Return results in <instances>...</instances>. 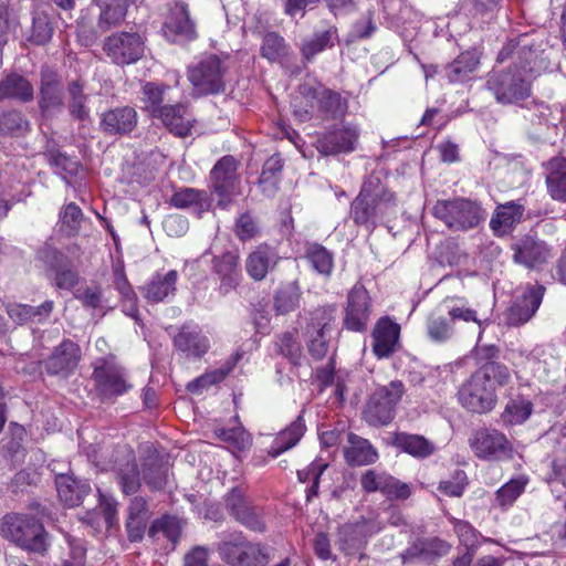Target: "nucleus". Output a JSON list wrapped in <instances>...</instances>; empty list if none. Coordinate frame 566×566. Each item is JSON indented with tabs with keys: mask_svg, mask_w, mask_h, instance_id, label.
Listing matches in <instances>:
<instances>
[{
	"mask_svg": "<svg viewBox=\"0 0 566 566\" xmlns=\"http://www.w3.org/2000/svg\"><path fill=\"white\" fill-rule=\"evenodd\" d=\"M514 59V67L507 72L494 73L488 80V88L501 104H514L531 95V80L543 66L538 50L527 35L510 40L499 53L497 60Z\"/></svg>",
	"mask_w": 566,
	"mask_h": 566,
	"instance_id": "obj_1",
	"label": "nucleus"
},
{
	"mask_svg": "<svg viewBox=\"0 0 566 566\" xmlns=\"http://www.w3.org/2000/svg\"><path fill=\"white\" fill-rule=\"evenodd\" d=\"M292 105L295 116L302 122L315 115L321 119H336L343 117L348 107L339 93L315 80L305 81L298 86Z\"/></svg>",
	"mask_w": 566,
	"mask_h": 566,
	"instance_id": "obj_2",
	"label": "nucleus"
},
{
	"mask_svg": "<svg viewBox=\"0 0 566 566\" xmlns=\"http://www.w3.org/2000/svg\"><path fill=\"white\" fill-rule=\"evenodd\" d=\"M395 206L394 193L385 189L378 177H369L352 202L350 218L357 226L374 229L378 221L394 212Z\"/></svg>",
	"mask_w": 566,
	"mask_h": 566,
	"instance_id": "obj_3",
	"label": "nucleus"
},
{
	"mask_svg": "<svg viewBox=\"0 0 566 566\" xmlns=\"http://www.w3.org/2000/svg\"><path fill=\"white\" fill-rule=\"evenodd\" d=\"M220 559L229 566H264L270 548L261 542H251L241 531L224 532L216 545Z\"/></svg>",
	"mask_w": 566,
	"mask_h": 566,
	"instance_id": "obj_4",
	"label": "nucleus"
},
{
	"mask_svg": "<svg viewBox=\"0 0 566 566\" xmlns=\"http://www.w3.org/2000/svg\"><path fill=\"white\" fill-rule=\"evenodd\" d=\"M0 535L33 553L44 554L49 547L48 533L41 522L30 514L4 515L0 520Z\"/></svg>",
	"mask_w": 566,
	"mask_h": 566,
	"instance_id": "obj_5",
	"label": "nucleus"
},
{
	"mask_svg": "<svg viewBox=\"0 0 566 566\" xmlns=\"http://www.w3.org/2000/svg\"><path fill=\"white\" fill-rule=\"evenodd\" d=\"M432 213L454 231L473 229L485 219L481 205L467 198L438 200L432 207Z\"/></svg>",
	"mask_w": 566,
	"mask_h": 566,
	"instance_id": "obj_6",
	"label": "nucleus"
},
{
	"mask_svg": "<svg viewBox=\"0 0 566 566\" xmlns=\"http://www.w3.org/2000/svg\"><path fill=\"white\" fill-rule=\"evenodd\" d=\"M406 388L402 381L392 380L385 386H378L366 403L365 420L374 427L386 426L395 418L396 409Z\"/></svg>",
	"mask_w": 566,
	"mask_h": 566,
	"instance_id": "obj_7",
	"label": "nucleus"
},
{
	"mask_svg": "<svg viewBox=\"0 0 566 566\" xmlns=\"http://www.w3.org/2000/svg\"><path fill=\"white\" fill-rule=\"evenodd\" d=\"M227 65L216 54L202 56L196 64L188 67V80L197 96L219 94L224 91Z\"/></svg>",
	"mask_w": 566,
	"mask_h": 566,
	"instance_id": "obj_8",
	"label": "nucleus"
},
{
	"mask_svg": "<svg viewBox=\"0 0 566 566\" xmlns=\"http://www.w3.org/2000/svg\"><path fill=\"white\" fill-rule=\"evenodd\" d=\"M212 192L218 196L217 207L227 210L233 198L241 193L238 161L232 156L220 158L210 171Z\"/></svg>",
	"mask_w": 566,
	"mask_h": 566,
	"instance_id": "obj_9",
	"label": "nucleus"
},
{
	"mask_svg": "<svg viewBox=\"0 0 566 566\" xmlns=\"http://www.w3.org/2000/svg\"><path fill=\"white\" fill-rule=\"evenodd\" d=\"M335 312L336 308L334 306H324L314 310L310 314L304 338L310 354L315 359L324 358L328 352Z\"/></svg>",
	"mask_w": 566,
	"mask_h": 566,
	"instance_id": "obj_10",
	"label": "nucleus"
},
{
	"mask_svg": "<svg viewBox=\"0 0 566 566\" xmlns=\"http://www.w3.org/2000/svg\"><path fill=\"white\" fill-rule=\"evenodd\" d=\"M496 387L486 382L479 374L473 373L458 391V398L463 408L471 412L485 413L496 403Z\"/></svg>",
	"mask_w": 566,
	"mask_h": 566,
	"instance_id": "obj_11",
	"label": "nucleus"
},
{
	"mask_svg": "<svg viewBox=\"0 0 566 566\" xmlns=\"http://www.w3.org/2000/svg\"><path fill=\"white\" fill-rule=\"evenodd\" d=\"M473 453L483 460H503L512 457L513 448L504 433L496 429H479L469 438Z\"/></svg>",
	"mask_w": 566,
	"mask_h": 566,
	"instance_id": "obj_12",
	"label": "nucleus"
},
{
	"mask_svg": "<svg viewBox=\"0 0 566 566\" xmlns=\"http://www.w3.org/2000/svg\"><path fill=\"white\" fill-rule=\"evenodd\" d=\"M104 51L115 64L128 65L143 57L145 41L137 32H117L106 38Z\"/></svg>",
	"mask_w": 566,
	"mask_h": 566,
	"instance_id": "obj_13",
	"label": "nucleus"
},
{
	"mask_svg": "<svg viewBox=\"0 0 566 566\" xmlns=\"http://www.w3.org/2000/svg\"><path fill=\"white\" fill-rule=\"evenodd\" d=\"M224 504L229 514L238 523L253 532H265L262 512L252 505L242 488H232L224 496Z\"/></svg>",
	"mask_w": 566,
	"mask_h": 566,
	"instance_id": "obj_14",
	"label": "nucleus"
},
{
	"mask_svg": "<svg viewBox=\"0 0 566 566\" xmlns=\"http://www.w3.org/2000/svg\"><path fill=\"white\" fill-rule=\"evenodd\" d=\"M92 377L103 398L118 397L133 388L125 369L105 360L95 365Z\"/></svg>",
	"mask_w": 566,
	"mask_h": 566,
	"instance_id": "obj_15",
	"label": "nucleus"
},
{
	"mask_svg": "<svg viewBox=\"0 0 566 566\" xmlns=\"http://www.w3.org/2000/svg\"><path fill=\"white\" fill-rule=\"evenodd\" d=\"M371 313V300L364 285L356 283L348 292L344 326L352 332H364Z\"/></svg>",
	"mask_w": 566,
	"mask_h": 566,
	"instance_id": "obj_16",
	"label": "nucleus"
},
{
	"mask_svg": "<svg viewBox=\"0 0 566 566\" xmlns=\"http://www.w3.org/2000/svg\"><path fill=\"white\" fill-rule=\"evenodd\" d=\"M511 249L514 262L527 269H539L553 258L552 247L532 235H524L515 240Z\"/></svg>",
	"mask_w": 566,
	"mask_h": 566,
	"instance_id": "obj_17",
	"label": "nucleus"
},
{
	"mask_svg": "<svg viewBox=\"0 0 566 566\" xmlns=\"http://www.w3.org/2000/svg\"><path fill=\"white\" fill-rule=\"evenodd\" d=\"M163 31L165 36L171 42L191 41L197 36L195 23L189 18L186 3L176 1L169 4Z\"/></svg>",
	"mask_w": 566,
	"mask_h": 566,
	"instance_id": "obj_18",
	"label": "nucleus"
},
{
	"mask_svg": "<svg viewBox=\"0 0 566 566\" xmlns=\"http://www.w3.org/2000/svg\"><path fill=\"white\" fill-rule=\"evenodd\" d=\"M544 294L541 285L527 286L516 295L507 310L506 322L509 325L518 326L526 323L538 310Z\"/></svg>",
	"mask_w": 566,
	"mask_h": 566,
	"instance_id": "obj_19",
	"label": "nucleus"
},
{
	"mask_svg": "<svg viewBox=\"0 0 566 566\" xmlns=\"http://www.w3.org/2000/svg\"><path fill=\"white\" fill-rule=\"evenodd\" d=\"M80 359V346L70 339H65L45 359L44 368L50 375L67 377L75 370Z\"/></svg>",
	"mask_w": 566,
	"mask_h": 566,
	"instance_id": "obj_20",
	"label": "nucleus"
},
{
	"mask_svg": "<svg viewBox=\"0 0 566 566\" xmlns=\"http://www.w3.org/2000/svg\"><path fill=\"white\" fill-rule=\"evenodd\" d=\"M359 133L357 128L352 125H346L342 128L325 133L317 139L316 148L324 156L350 153L355 149Z\"/></svg>",
	"mask_w": 566,
	"mask_h": 566,
	"instance_id": "obj_21",
	"label": "nucleus"
},
{
	"mask_svg": "<svg viewBox=\"0 0 566 566\" xmlns=\"http://www.w3.org/2000/svg\"><path fill=\"white\" fill-rule=\"evenodd\" d=\"M400 326L389 317L380 318L373 329V352L379 359L388 358L398 347Z\"/></svg>",
	"mask_w": 566,
	"mask_h": 566,
	"instance_id": "obj_22",
	"label": "nucleus"
},
{
	"mask_svg": "<svg viewBox=\"0 0 566 566\" xmlns=\"http://www.w3.org/2000/svg\"><path fill=\"white\" fill-rule=\"evenodd\" d=\"M174 346L186 358L199 359L209 350L210 342L197 326L185 325L174 337Z\"/></svg>",
	"mask_w": 566,
	"mask_h": 566,
	"instance_id": "obj_23",
	"label": "nucleus"
},
{
	"mask_svg": "<svg viewBox=\"0 0 566 566\" xmlns=\"http://www.w3.org/2000/svg\"><path fill=\"white\" fill-rule=\"evenodd\" d=\"M239 253L228 251L220 256H216L212 261L213 271L219 276V291L222 295H227L234 291L242 279L239 266Z\"/></svg>",
	"mask_w": 566,
	"mask_h": 566,
	"instance_id": "obj_24",
	"label": "nucleus"
},
{
	"mask_svg": "<svg viewBox=\"0 0 566 566\" xmlns=\"http://www.w3.org/2000/svg\"><path fill=\"white\" fill-rule=\"evenodd\" d=\"M360 483L365 491H379L388 497L407 499L410 495V489L407 484L399 482L389 474L378 473L375 470L366 471Z\"/></svg>",
	"mask_w": 566,
	"mask_h": 566,
	"instance_id": "obj_25",
	"label": "nucleus"
},
{
	"mask_svg": "<svg viewBox=\"0 0 566 566\" xmlns=\"http://www.w3.org/2000/svg\"><path fill=\"white\" fill-rule=\"evenodd\" d=\"M138 115L135 108L122 106L102 114L101 128L107 135H127L137 126Z\"/></svg>",
	"mask_w": 566,
	"mask_h": 566,
	"instance_id": "obj_26",
	"label": "nucleus"
},
{
	"mask_svg": "<svg viewBox=\"0 0 566 566\" xmlns=\"http://www.w3.org/2000/svg\"><path fill=\"white\" fill-rule=\"evenodd\" d=\"M280 261L279 253L275 248L269 244L258 245L245 260V270L254 281H262L268 273L276 266Z\"/></svg>",
	"mask_w": 566,
	"mask_h": 566,
	"instance_id": "obj_27",
	"label": "nucleus"
},
{
	"mask_svg": "<svg viewBox=\"0 0 566 566\" xmlns=\"http://www.w3.org/2000/svg\"><path fill=\"white\" fill-rule=\"evenodd\" d=\"M379 522L360 520L355 523L343 525L338 531V538L340 548L349 552L363 545L368 537L378 533L381 530Z\"/></svg>",
	"mask_w": 566,
	"mask_h": 566,
	"instance_id": "obj_28",
	"label": "nucleus"
},
{
	"mask_svg": "<svg viewBox=\"0 0 566 566\" xmlns=\"http://www.w3.org/2000/svg\"><path fill=\"white\" fill-rule=\"evenodd\" d=\"M154 118L160 119L169 132L178 137L188 136L195 122L188 108L182 104L166 105Z\"/></svg>",
	"mask_w": 566,
	"mask_h": 566,
	"instance_id": "obj_29",
	"label": "nucleus"
},
{
	"mask_svg": "<svg viewBox=\"0 0 566 566\" xmlns=\"http://www.w3.org/2000/svg\"><path fill=\"white\" fill-rule=\"evenodd\" d=\"M41 85L39 106L43 114L60 109L63 105L62 92L59 86L57 74L45 66L41 70Z\"/></svg>",
	"mask_w": 566,
	"mask_h": 566,
	"instance_id": "obj_30",
	"label": "nucleus"
},
{
	"mask_svg": "<svg viewBox=\"0 0 566 566\" xmlns=\"http://www.w3.org/2000/svg\"><path fill=\"white\" fill-rule=\"evenodd\" d=\"M242 354L235 352L220 367L208 370L203 375L197 377L187 384L186 389L192 395H201L210 387L221 382L233 370Z\"/></svg>",
	"mask_w": 566,
	"mask_h": 566,
	"instance_id": "obj_31",
	"label": "nucleus"
},
{
	"mask_svg": "<svg viewBox=\"0 0 566 566\" xmlns=\"http://www.w3.org/2000/svg\"><path fill=\"white\" fill-rule=\"evenodd\" d=\"M126 531L130 542H138L144 537L150 512L147 502L142 496L134 497L128 506Z\"/></svg>",
	"mask_w": 566,
	"mask_h": 566,
	"instance_id": "obj_32",
	"label": "nucleus"
},
{
	"mask_svg": "<svg viewBox=\"0 0 566 566\" xmlns=\"http://www.w3.org/2000/svg\"><path fill=\"white\" fill-rule=\"evenodd\" d=\"M34 88L31 82L19 73H10L0 80V101L15 99L22 103L31 102Z\"/></svg>",
	"mask_w": 566,
	"mask_h": 566,
	"instance_id": "obj_33",
	"label": "nucleus"
},
{
	"mask_svg": "<svg viewBox=\"0 0 566 566\" xmlns=\"http://www.w3.org/2000/svg\"><path fill=\"white\" fill-rule=\"evenodd\" d=\"M480 64L476 51H465L446 66V76L451 83H463L474 77Z\"/></svg>",
	"mask_w": 566,
	"mask_h": 566,
	"instance_id": "obj_34",
	"label": "nucleus"
},
{
	"mask_svg": "<svg viewBox=\"0 0 566 566\" xmlns=\"http://www.w3.org/2000/svg\"><path fill=\"white\" fill-rule=\"evenodd\" d=\"M55 485L60 500L67 506L78 505L91 491L86 481L77 480L69 474H59Z\"/></svg>",
	"mask_w": 566,
	"mask_h": 566,
	"instance_id": "obj_35",
	"label": "nucleus"
},
{
	"mask_svg": "<svg viewBox=\"0 0 566 566\" xmlns=\"http://www.w3.org/2000/svg\"><path fill=\"white\" fill-rule=\"evenodd\" d=\"M6 310L8 316L15 324L42 323L50 316L53 310V302L45 301L36 307L27 304L9 303Z\"/></svg>",
	"mask_w": 566,
	"mask_h": 566,
	"instance_id": "obj_36",
	"label": "nucleus"
},
{
	"mask_svg": "<svg viewBox=\"0 0 566 566\" xmlns=\"http://www.w3.org/2000/svg\"><path fill=\"white\" fill-rule=\"evenodd\" d=\"M392 444L417 459H426L436 452V446L426 437L406 432L394 434Z\"/></svg>",
	"mask_w": 566,
	"mask_h": 566,
	"instance_id": "obj_37",
	"label": "nucleus"
},
{
	"mask_svg": "<svg viewBox=\"0 0 566 566\" xmlns=\"http://www.w3.org/2000/svg\"><path fill=\"white\" fill-rule=\"evenodd\" d=\"M347 441L348 447L345 448L344 455L348 464L367 465L377 460L378 453L368 440L349 433Z\"/></svg>",
	"mask_w": 566,
	"mask_h": 566,
	"instance_id": "obj_38",
	"label": "nucleus"
},
{
	"mask_svg": "<svg viewBox=\"0 0 566 566\" xmlns=\"http://www.w3.org/2000/svg\"><path fill=\"white\" fill-rule=\"evenodd\" d=\"M305 432L303 416L300 415L289 427L280 431L268 450L271 458H277L283 452L295 447Z\"/></svg>",
	"mask_w": 566,
	"mask_h": 566,
	"instance_id": "obj_39",
	"label": "nucleus"
},
{
	"mask_svg": "<svg viewBox=\"0 0 566 566\" xmlns=\"http://www.w3.org/2000/svg\"><path fill=\"white\" fill-rule=\"evenodd\" d=\"M98 493V510L86 513L83 520L94 530L101 528L103 524L109 528L117 521L118 504L112 495L103 494L101 491Z\"/></svg>",
	"mask_w": 566,
	"mask_h": 566,
	"instance_id": "obj_40",
	"label": "nucleus"
},
{
	"mask_svg": "<svg viewBox=\"0 0 566 566\" xmlns=\"http://www.w3.org/2000/svg\"><path fill=\"white\" fill-rule=\"evenodd\" d=\"M178 273L175 270L166 274H156L144 287V297L154 303L163 302L176 291Z\"/></svg>",
	"mask_w": 566,
	"mask_h": 566,
	"instance_id": "obj_41",
	"label": "nucleus"
},
{
	"mask_svg": "<svg viewBox=\"0 0 566 566\" xmlns=\"http://www.w3.org/2000/svg\"><path fill=\"white\" fill-rule=\"evenodd\" d=\"M546 184L554 200L566 201V159L553 158L546 166Z\"/></svg>",
	"mask_w": 566,
	"mask_h": 566,
	"instance_id": "obj_42",
	"label": "nucleus"
},
{
	"mask_svg": "<svg viewBox=\"0 0 566 566\" xmlns=\"http://www.w3.org/2000/svg\"><path fill=\"white\" fill-rule=\"evenodd\" d=\"M171 205L179 209L192 208L196 213L200 214L209 210L210 199L203 190L184 188L172 195Z\"/></svg>",
	"mask_w": 566,
	"mask_h": 566,
	"instance_id": "obj_43",
	"label": "nucleus"
},
{
	"mask_svg": "<svg viewBox=\"0 0 566 566\" xmlns=\"http://www.w3.org/2000/svg\"><path fill=\"white\" fill-rule=\"evenodd\" d=\"M523 212L524 207L514 201L500 205L491 218L490 226L495 232H506L521 221Z\"/></svg>",
	"mask_w": 566,
	"mask_h": 566,
	"instance_id": "obj_44",
	"label": "nucleus"
},
{
	"mask_svg": "<svg viewBox=\"0 0 566 566\" xmlns=\"http://www.w3.org/2000/svg\"><path fill=\"white\" fill-rule=\"evenodd\" d=\"M301 289L297 282L282 284L274 294V310L277 314L285 315L300 306Z\"/></svg>",
	"mask_w": 566,
	"mask_h": 566,
	"instance_id": "obj_45",
	"label": "nucleus"
},
{
	"mask_svg": "<svg viewBox=\"0 0 566 566\" xmlns=\"http://www.w3.org/2000/svg\"><path fill=\"white\" fill-rule=\"evenodd\" d=\"M101 13L98 25L108 29L122 22L126 15L130 0H96Z\"/></svg>",
	"mask_w": 566,
	"mask_h": 566,
	"instance_id": "obj_46",
	"label": "nucleus"
},
{
	"mask_svg": "<svg viewBox=\"0 0 566 566\" xmlns=\"http://www.w3.org/2000/svg\"><path fill=\"white\" fill-rule=\"evenodd\" d=\"M180 520L168 515L156 520L148 530L149 537L155 541H158L160 536L167 538L170 542V549H175V546L180 538Z\"/></svg>",
	"mask_w": 566,
	"mask_h": 566,
	"instance_id": "obj_47",
	"label": "nucleus"
},
{
	"mask_svg": "<svg viewBox=\"0 0 566 566\" xmlns=\"http://www.w3.org/2000/svg\"><path fill=\"white\" fill-rule=\"evenodd\" d=\"M337 29L329 27L327 30L316 32L314 36L303 43L302 53L306 60L313 59L317 53L332 48L337 41Z\"/></svg>",
	"mask_w": 566,
	"mask_h": 566,
	"instance_id": "obj_48",
	"label": "nucleus"
},
{
	"mask_svg": "<svg viewBox=\"0 0 566 566\" xmlns=\"http://www.w3.org/2000/svg\"><path fill=\"white\" fill-rule=\"evenodd\" d=\"M49 160L50 165L54 168V172L67 185H71L73 179L82 170V165L78 160L60 151L51 153Z\"/></svg>",
	"mask_w": 566,
	"mask_h": 566,
	"instance_id": "obj_49",
	"label": "nucleus"
},
{
	"mask_svg": "<svg viewBox=\"0 0 566 566\" xmlns=\"http://www.w3.org/2000/svg\"><path fill=\"white\" fill-rule=\"evenodd\" d=\"M527 484L528 478L525 475L511 479L496 491L495 502L503 509L510 507L524 492Z\"/></svg>",
	"mask_w": 566,
	"mask_h": 566,
	"instance_id": "obj_50",
	"label": "nucleus"
},
{
	"mask_svg": "<svg viewBox=\"0 0 566 566\" xmlns=\"http://www.w3.org/2000/svg\"><path fill=\"white\" fill-rule=\"evenodd\" d=\"M282 168L283 163L281 157L277 155L270 157L265 161L260 176V185L263 192L268 193L269 196L275 192L280 182Z\"/></svg>",
	"mask_w": 566,
	"mask_h": 566,
	"instance_id": "obj_51",
	"label": "nucleus"
},
{
	"mask_svg": "<svg viewBox=\"0 0 566 566\" xmlns=\"http://www.w3.org/2000/svg\"><path fill=\"white\" fill-rule=\"evenodd\" d=\"M532 412L533 403L524 397H516L506 403L502 418L505 423L521 424L530 418Z\"/></svg>",
	"mask_w": 566,
	"mask_h": 566,
	"instance_id": "obj_52",
	"label": "nucleus"
},
{
	"mask_svg": "<svg viewBox=\"0 0 566 566\" xmlns=\"http://www.w3.org/2000/svg\"><path fill=\"white\" fill-rule=\"evenodd\" d=\"M167 86L159 83L147 82L143 85V97L144 108L155 117L159 111L164 108L161 106L164 99V93Z\"/></svg>",
	"mask_w": 566,
	"mask_h": 566,
	"instance_id": "obj_53",
	"label": "nucleus"
},
{
	"mask_svg": "<svg viewBox=\"0 0 566 566\" xmlns=\"http://www.w3.org/2000/svg\"><path fill=\"white\" fill-rule=\"evenodd\" d=\"M82 221L83 212L74 202L66 205L60 213V229L67 237H74L80 232Z\"/></svg>",
	"mask_w": 566,
	"mask_h": 566,
	"instance_id": "obj_54",
	"label": "nucleus"
},
{
	"mask_svg": "<svg viewBox=\"0 0 566 566\" xmlns=\"http://www.w3.org/2000/svg\"><path fill=\"white\" fill-rule=\"evenodd\" d=\"M217 437L232 446L238 451L247 450L252 444L251 434L242 427L220 428L216 430Z\"/></svg>",
	"mask_w": 566,
	"mask_h": 566,
	"instance_id": "obj_55",
	"label": "nucleus"
},
{
	"mask_svg": "<svg viewBox=\"0 0 566 566\" xmlns=\"http://www.w3.org/2000/svg\"><path fill=\"white\" fill-rule=\"evenodd\" d=\"M29 129V120L21 112L8 111L0 114V135H21Z\"/></svg>",
	"mask_w": 566,
	"mask_h": 566,
	"instance_id": "obj_56",
	"label": "nucleus"
},
{
	"mask_svg": "<svg viewBox=\"0 0 566 566\" xmlns=\"http://www.w3.org/2000/svg\"><path fill=\"white\" fill-rule=\"evenodd\" d=\"M479 374L486 382L493 386H505L510 379L511 374L509 368L499 361H488L483 364L478 370Z\"/></svg>",
	"mask_w": 566,
	"mask_h": 566,
	"instance_id": "obj_57",
	"label": "nucleus"
},
{
	"mask_svg": "<svg viewBox=\"0 0 566 566\" xmlns=\"http://www.w3.org/2000/svg\"><path fill=\"white\" fill-rule=\"evenodd\" d=\"M327 464L315 460L306 469L297 471V478L300 482L312 481V485L306 490V499L311 501L318 493L319 479L323 472L326 470Z\"/></svg>",
	"mask_w": 566,
	"mask_h": 566,
	"instance_id": "obj_58",
	"label": "nucleus"
},
{
	"mask_svg": "<svg viewBox=\"0 0 566 566\" xmlns=\"http://www.w3.org/2000/svg\"><path fill=\"white\" fill-rule=\"evenodd\" d=\"M428 337L434 343H446L453 334L451 321L443 316L431 315L427 321Z\"/></svg>",
	"mask_w": 566,
	"mask_h": 566,
	"instance_id": "obj_59",
	"label": "nucleus"
},
{
	"mask_svg": "<svg viewBox=\"0 0 566 566\" xmlns=\"http://www.w3.org/2000/svg\"><path fill=\"white\" fill-rule=\"evenodd\" d=\"M566 480V452L563 451L554 457L551 461V472L546 476V482L551 485L552 492L556 499H560L562 494L557 485L563 484Z\"/></svg>",
	"mask_w": 566,
	"mask_h": 566,
	"instance_id": "obj_60",
	"label": "nucleus"
},
{
	"mask_svg": "<svg viewBox=\"0 0 566 566\" xmlns=\"http://www.w3.org/2000/svg\"><path fill=\"white\" fill-rule=\"evenodd\" d=\"M284 39L275 32H269L263 36L261 55L271 61H279L285 54Z\"/></svg>",
	"mask_w": 566,
	"mask_h": 566,
	"instance_id": "obj_61",
	"label": "nucleus"
},
{
	"mask_svg": "<svg viewBox=\"0 0 566 566\" xmlns=\"http://www.w3.org/2000/svg\"><path fill=\"white\" fill-rule=\"evenodd\" d=\"M307 260L319 274H331L333 269V256L324 247L318 244L312 245L307 250Z\"/></svg>",
	"mask_w": 566,
	"mask_h": 566,
	"instance_id": "obj_62",
	"label": "nucleus"
},
{
	"mask_svg": "<svg viewBox=\"0 0 566 566\" xmlns=\"http://www.w3.org/2000/svg\"><path fill=\"white\" fill-rule=\"evenodd\" d=\"M69 93L71 114L80 120L85 119L88 116V108L85 105L86 96L83 94V87L77 82H73L69 86Z\"/></svg>",
	"mask_w": 566,
	"mask_h": 566,
	"instance_id": "obj_63",
	"label": "nucleus"
},
{
	"mask_svg": "<svg viewBox=\"0 0 566 566\" xmlns=\"http://www.w3.org/2000/svg\"><path fill=\"white\" fill-rule=\"evenodd\" d=\"M119 484L125 494H134L140 486L139 471L135 462L127 463L118 474Z\"/></svg>",
	"mask_w": 566,
	"mask_h": 566,
	"instance_id": "obj_64",
	"label": "nucleus"
}]
</instances>
